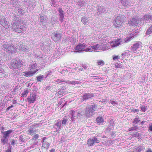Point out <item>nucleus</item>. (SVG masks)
I'll return each instance as SVG.
<instances>
[{
	"mask_svg": "<svg viewBox=\"0 0 152 152\" xmlns=\"http://www.w3.org/2000/svg\"><path fill=\"white\" fill-rule=\"evenodd\" d=\"M28 6L33 7L35 5L34 0H27L26 1Z\"/></svg>",
	"mask_w": 152,
	"mask_h": 152,
	"instance_id": "obj_25",
	"label": "nucleus"
},
{
	"mask_svg": "<svg viewBox=\"0 0 152 152\" xmlns=\"http://www.w3.org/2000/svg\"><path fill=\"white\" fill-rule=\"evenodd\" d=\"M18 12L19 14H21L23 13V10L21 9H19Z\"/></svg>",
	"mask_w": 152,
	"mask_h": 152,
	"instance_id": "obj_53",
	"label": "nucleus"
},
{
	"mask_svg": "<svg viewBox=\"0 0 152 152\" xmlns=\"http://www.w3.org/2000/svg\"><path fill=\"white\" fill-rule=\"evenodd\" d=\"M68 121L65 118H63V119L62 120L61 122V124L62 126H64L67 122Z\"/></svg>",
	"mask_w": 152,
	"mask_h": 152,
	"instance_id": "obj_41",
	"label": "nucleus"
},
{
	"mask_svg": "<svg viewBox=\"0 0 152 152\" xmlns=\"http://www.w3.org/2000/svg\"><path fill=\"white\" fill-rule=\"evenodd\" d=\"M37 129H34L33 128H30L27 131V134L30 135H34L37 133Z\"/></svg>",
	"mask_w": 152,
	"mask_h": 152,
	"instance_id": "obj_22",
	"label": "nucleus"
},
{
	"mask_svg": "<svg viewBox=\"0 0 152 152\" xmlns=\"http://www.w3.org/2000/svg\"><path fill=\"white\" fill-rule=\"evenodd\" d=\"M94 95L92 94L86 93L83 95L82 98L84 101L90 99Z\"/></svg>",
	"mask_w": 152,
	"mask_h": 152,
	"instance_id": "obj_20",
	"label": "nucleus"
},
{
	"mask_svg": "<svg viewBox=\"0 0 152 152\" xmlns=\"http://www.w3.org/2000/svg\"><path fill=\"white\" fill-rule=\"evenodd\" d=\"M89 43L85 42L84 43H82L77 45L75 48V51L76 52H88V48H89Z\"/></svg>",
	"mask_w": 152,
	"mask_h": 152,
	"instance_id": "obj_4",
	"label": "nucleus"
},
{
	"mask_svg": "<svg viewBox=\"0 0 152 152\" xmlns=\"http://www.w3.org/2000/svg\"><path fill=\"white\" fill-rule=\"evenodd\" d=\"M132 111L133 112H134V113L139 112V110H138V109H133L132 110Z\"/></svg>",
	"mask_w": 152,
	"mask_h": 152,
	"instance_id": "obj_56",
	"label": "nucleus"
},
{
	"mask_svg": "<svg viewBox=\"0 0 152 152\" xmlns=\"http://www.w3.org/2000/svg\"><path fill=\"white\" fill-rule=\"evenodd\" d=\"M136 149V151L137 152H140L141 151H143L144 150L145 148L142 146H139Z\"/></svg>",
	"mask_w": 152,
	"mask_h": 152,
	"instance_id": "obj_36",
	"label": "nucleus"
},
{
	"mask_svg": "<svg viewBox=\"0 0 152 152\" xmlns=\"http://www.w3.org/2000/svg\"><path fill=\"white\" fill-rule=\"evenodd\" d=\"M38 71L37 69L35 70L34 71H29L27 72H23V74L24 76L27 77H31L34 74Z\"/></svg>",
	"mask_w": 152,
	"mask_h": 152,
	"instance_id": "obj_17",
	"label": "nucleus"
},
{
	"mask_svg": "<svg viewBox=\"0 0 152 152\" xmlns=\"http://www.w3.org/2000/svg\"><path fill=\"white\" fill-rule=\"evenodd\" d=\"M132 37H129L126 38L125 39H122L121 38H118L117 39L115 40H118V41H121V42H122V43H121L119 44V45H121L122 44L124 43L125 42L126 43L128 42L132 39Z\"/></svg>",
	"mask_w": 152,
	"mask_h": 152,
	"instance_id": "obj_21",
	"label": "nucleus"
},
{
	"mask_svg": "<svg viewBox=\"0 0 152 152\" xmlns=\"http://www.w3.org/2000/svg\"><path fill=\"white\" fill-rule=\"evenodd\" d=\"M135 129L134 127H132L129 129V131H131V130H135Z\"/></svg>",
	"mask_w": 152,
	"mask_h": 152,
	"instance_id": "obj_63",
	"label": "nucleus"
},
{
	"mask_svg": "<svg viewBox=\"0 0 152 152\" xmlns=\"http://www.w3.org/2000/svg\"><path fill=\"white\" fill-rule=\"evenodd\" d=\"M125 17L123 15H119L116 18L113 24L116 26H120L124 21Z\"/></svg>",
	"mask_w": 152,
	"mask_h": 152,
	"instance_id": "obj_6",
	"label": "nucleus"
},
{
	"mask_svg": "<svg viewBox=\"0 0 152 152\" xmlns=\"http://www.w3.org/2000/svg\"><path fill=\"white\" fill-rule=\"evenodd\" d=\"M12 132V130H9L7 131L4 132L3 133V136L4 137L8 138L9 134Z\"/></svg>",
	"mask_w": 152,
	"mask_h": 152,
	"instance_id": "obj_27",
	"label": "nucleus"
},
{
	"mask_svg": "<svg viewBox=\"0 0 152 152\" xmlns=\"http://www.w3.org/2000/svg\"><path fill=\"white\" fill-rule=\"evenodd\" d=\"M40 21L42 23V24L45 27H46L47 24V19L45 17L43 16H40Z\"/></svg>",
	"mask_w": 152,
	"mask_h": 152,
	"instance_id": "obj_23",
	"label": "nucleus"
},
{
	"mask_svg": "<svg viewBox=\"0 0 152 152\" xmlns=\"http://www.w3.org/2000/svg\"><path fill=\"white\" fill-rule=\"evenodd\" d=\"M152 19V16L150 15H146L144 16L142 18V21L143 22L146 23Z\"/></svg>",
	"mask_w": 152,
	"mask_h": 152,
	"instance_id": "obj_15",
	"label": "nucleus"
},
{
	"mask_svg": "<svg viewBox=\"0 0 152 152\" xmlns=\"http://www.w3.org/2000/svg\"><path fill=\"white\" fill-rule=\"evenodd\" d=\"M3 47L6 50L11 52H13L15 48L12 45L9 44L8 43H6L3 45Z\"/></svg>",
	"mask_w": 152,
	"mask_h": 152,
	"instance_id": "obj_11",
	"label": "nucleus"
},
{
	"mask_svg": "<svg viewBox=\"0 0 152 152\" xmlns=\"http://www.w3.org/2000/svg\"><path fill=\"white\" fill-rule=\"evenodd\" d=\"M141 20L139 18H133L131 19L128 22L130 26H138L140 23Z\"/></svg>",
	"mask_w": 152,
	"mask_h": 152,
	"instance_id": "obj_8",
	"label": "nucleus"
},
{
	"mask_svg": "<svg viewBox=\"0 0 152 152\" xmlns=\"http://www.w3.org/2000/svg\"><path fill=\"white\" fill-rule=\"evenodd\" d=\"M42 146L43 148H46L47 149L50 146V144L47 142H42Z\"/></svg>",
	"mask_w": 152,
	"mask_h": 152,
	"instance_id": "obj_28",
	"label": "nucleus"
},
{
	"mask_svg": "<svg viewBox=\"0 0 152 152\" xmlns=\"http://www.w3.org/2000/svg\"><path fill=\"white\" fill-rule=\"evenodd\" d=\"M97 64L99 65L102 66L104 64V63L103 60H101L98 61Z\"/></svg>",
	"mask_w": 152,
	"mask_h": 152,
	"instance_id": "obj_45",
	"label": "nucleus"
},
{
	"mask_svg": "<svg viewBox=\"0 0 152 152\" xmlns=\"http://www.w3.org/2000/svg\"><path fill=\"white\" fill-rule=\"evenodd\" d=\"M8 140V138L3 136V137L1 139V141L4 144H5L6 143H7Z\"/></svg>",
	"mask_w": 152,
	"mask_h": 152,
	"instance_id": "obj_38",
	"label": "nucleus"
},
{
	"mask_svg": "<svg viewBox=\"0 0 152 152\" xmlns=\"http://www.w3.org/2000/svg\"><path fill=\"white\" fill-rule=\"evenodd\" d=\"M39 135L38 134H35L34 135L33 137H32V140H36L38 139L39 137Z\"/></svg>",
	"mask_w": 152,
	"mask_h": 152,
	"instance_id": "obj_44",
	"label": "nucleus"
},
{
	"mask_svg": "<svg viewBox=\"0 0 152 152\" xmlns=\"http://www.w3.org/2000/svg\"><path fill=\"white\" fill-rule=\"evenodd\" d=\"M18 49L21 50L23 52H28L29 51V49L25 47V46L22 44H20L18 46H17Z\"/></svg>",
	"mask_w": 152,
	"mask_h": 152,
	"instance_id": "obj_19",
	"label": "nucleus"
},
{
	"mask_svg": "<svg viewBox=\"0 0 152 152\" xmlns=\"http://www.w3.org/2000/svg\"><path fill=\"white\" fill-rule=\"evenodd\" d=\"M61 125V122L60 121L56 123L54 125V126H57V127L56 128V131H57L60 129V127Z\"/></svg>",
	"mask_w": 152,
	"mask_h": 152,
	"instance_id": "obj_29",
	"label": "nucleus"
},
{
	"mask_svg": "<svg viewBox=\"0 0 152 152\" xmlns=\"http://www.w3.org/2000/svg\"><path fill=\"white\" fill-rule=\"evenodd\" d=\"M13 107V105H11L9 107L7 108V110H9L10 108H11L12 107Z\"/></svg>",
	"mask_w": 152,
	"mask_h": 152,
	"instance_id": "obj_61",
	"label": "nucleus"
},
{
	"mask_svg": "<svg viewBox=\"0 0 152 152\" xmlns=\"http://www.w3.org/2000/svg\"><path fill=\"white\" fill-rule=\"evenodd\" d=\"M121 41L114 40L111 41L106 45H100L99 50H106L111 48H114L119 45V44L121 43Z\"/></svg>",
	"mask_w": 152,
	"mask_h": 152,
	"instance_id": "obj_2",
	"label": "nucleus"
},
{
	"mask_svg": "<svg viewBox=\"0 0 152 152\" xmlns=\"http://www.w3.org/2000/svg\"><path fill=\"white\" fill-rule=\"evenodd\" d=\"M149 129L150 130L152 131V125L149 126Z\"/></svg>",
	"mask_w": 152,
	"mask_h": 152,
	"instance_id": "obj_62",
	"label": "nucleus"
},
{
	"mask_svg": "<svg viewBox=\"0 0 152 152\" xmlns=\"http://www.w3.org/2000/svg\"><path fill=\"white\" fill-rule=\"evenodd\" d=\"M140 121V120L138 118H135L134 121H133V123L134 124H137Z\"/></svg>",
	"mask_w": 152,
	"mask_h": 152,
	"instance_id": "obj_46",
	"label": "nucleus"
},
{
	"mask_svg": "<svg viewBox=\"0 0 152 152\" xmlns=\"http://www.w3.org/2000/svg\"><path fill=\"white\" fill-rule=\"evenodd\" d=\"M58 12L59 13V14H62L63 13V11L61 9H60L58 10Z\"/></svg>",
	"mask_w": 152,
	"mask_h": 152,
	"instance_id": "obj_58",
	"label": "nucleus"
},
{
	"mask_svg": "<svg viewBox=\"0 0 152 152\" xmlns=\"http://www.w3.org/2000/svg\"><path fill=\"white\" fill-rule=\"evenodd\" d=\"M64 93V90L63 89H61L58 92V94L60 95H61Z\"/></svg>",
	"mask_w": 152,
	"mask_h": 152,
	"instance_id": "obj_49",
	"label": "nucleus"
},
{
	"mask_svg": "<svg viewBox=\"0 0 152 152\" xmlns=\"http://www.w3.org/2000/svg\"><path fill=\"white\" fill-rule=\"evenodd\" d=\"M52 39L55 42L60 40L61 37V34L57 32L52 33L51 36Z\"/></svg>",
	"mask_w": 152,
	"mask_h": 152,
	"instance_id": "obj_9",
	"label": "nucleus"
},
{
	"mask_svg": "<svg viewBox=\"0 0 152 152\" xmlns=\"http://www.w3.org/2000/svg\"><path fill=\"white\" fill-rule=\"evenodd\" d=\"M129 52H125L122 54V56H128Z\"/></svg>",
	"mask_w": 152,
	"mask_h": 152,
	"instance_id": "obj_50",
	"label": "nucleus"
},
{
	"mask_svg": "<svg viewBox=\"0 0 152 152\" xmlns=\"http://www.w3.org/2000/svg\"><path fill=\"white\" fill-rule=\"evenodd\" d=\"M139 133L137 132H134L132 134V136L136 137H138L139 136Z\"/></svg>",
	"mask_w": 152,
	"mask_h": 152,
	"instance_id": "obj_47",
	"label": "nucleus"
},
{
	"mask_svg": "<svg viewBox=\"0 0 152 152\" xmlns=\"http://www.w3.org/2000/svg\"><path fill=\"white\" fill-rule=\"evenodd\" d=\"M27 99L28 102L30 103H33L36 99V95L34 94H32L28 97Z\"/></svg>",
	"mask_w": 152,
	"mask_h": 152,
	"instance_id": "obj_13",
	"label": "nucleus"
},
{
	"mask_svg": "<svg viewBox=\"0 0 152 152\" xmlns=\"http://www.w3.org/2000/svg\"><path fill=\"white\" fill-rule=\"evenodd\" d=\"M59 16H60V18L59 19V20L61 22L63 21L64 14L63 13L62 14H59Z\"/></svg>",
	"mask_w": 152,
	"mask_h": 152,
	"instance_id": "obj_43",
	"label": "nucleus"
},
{
	"mask_svg": "<svg viewBox=\"0 0 152 152\" xmlns=\"http://www.w3.org/2000/svg\"><path fill=\"white\" fill-rule=\"evenodd\" d=\"M97 108L96 104L89 105L87 107L85 111V115L87 118H90L94 114V112Z\"/></svg>",
	"mask_w": 152,
	"mask_h": 152,
	"instance_id": "obj_3",
	"label": "nucleus"
},
{
	"mask_svg": "<svg viewBox=\"0 0 152 152\" xmlns=\"http://www.w3.org/2000/svg\"><path fill=\"white\" fill-rule=\"evenodd\" d=\"M70 114L72 115L71 119L72 120L78 118V110H71L70 111Z\"/></svg>",
	"mask_w": 152,
	"mask_h": 152,
	"instance_id": "obj_16",
	"label": "nucleus"
},
{
	"mask_svg": "<svg viewBox=\"0 0 152 152\" xmlns=\"http://www.w3.org/2000/svg\"><path fill=\"white\" fill-rule=\"evenodd\" d=\"M55 149L54 148H52L51 149V150L50 151V152H55Z\"/></svg>",
	"mask_w": 152,
	"mask_h": 152,
	"instance_id": "obj_64",
	"label": "nucleus"
},
{
	"mask_svg": "<svg viewBox=\"0 0 152 152\" xmlns=\"http://www.w3.org/2000/svg\"><path fill=\"white\" fill-rule=\"evenodd\" d=\"M140 42L136 43L132 46V50L135 53H137L138 51L140 50Z\"/></svg>",
	"mask_w": 152,
	"mask_h": 152,
	"instance_id": "obj_10",
	"label": "nucleus"
},
{
	"mask_svg": "<svg viewBox=\"0 0 152 152\" xmlns=\"http://www.w3.org/2000/svg\"><path fill=\"white\" fill-rule=\"evenodd\" d=\"M78 110V118L79 117L83 116L84 115V112L81 110Z\"/></svg>",
	"mask_w": 152,
	"mask_h": 152,
	"instance_id": "obj_35",
	"label": "nucleus"
},
{
	"mask_svg": "<svg viewBox=\"0 0 152 152\" xmlns=\"http://www.w3.org/2000/svg\"><path fill=\"white\" fill-rule=\"evenodd\" d=\"M121 3L124 6H126L128 7L129 5V2L127 0H121Z\"/></svg>",
	"mask_w": 152,
	"mask_h": 152,
	"instance_id": "obj_31",
	"label": "nucleus"
},
{
	"mask_svg": "<svg viewBox=\"0 0 152 152\" xmlns=\"http://www.w3.org/2000/svg\"><path fill=\"white\" fill-rule=\"evenodd\" d=\"M90 44V46L89 47V48H88V52L93 50H99L100 45L97 44L91 46L90 44Z\"/></svg>",
	"mask_w": 152,
	"mask_h": 152,
	"instance_id": "obj_14",
	"label": "nucleus"
},
{
	"mask_svg": "<svg viewBox=\"0 0 152 152\" xmlns=\"http://www.w3.org/2000/svg\"><path fill=\"white\" fill-rule=\"evenodd\" d=\"M0 24L5 28H7L9 27L7 22L4 20L3 16H0Z\"/></svg>",
	"mask_w": 152,
	"mask_h": 152,
	"instance_id": "obj_12",
	"label": "nucleus"
},
{
	"mask_svg": "<svg viewBox=\"0 0 152 152\" xmlns=\"http://www.w3.org/2000/svg\"><path fill=\"white\" fill-rule=\"evenodd\" d=\"M30 90H28V88L26 89V90L22 93L21 95L22 96H26L28 92L30 91Z\"/></svg>",
	"mask_w": 152,
	"mask_h": 152,
	"instance_id": "obj_34",
	"label": "nucleus"
},
{
	"mask_svg": "<svg viewBox=\"0 0 152 152\" xmlns=\"http://www.w3.org/2000/svg\"><path fill=\"white\" fill-rule=\"evenodd\" d=\"M110 101V103L112 105H117L118 103L117 102V101H113L112 99H111Z\"/></svg>",
	"mask_w": 152,
	"mask_h": 152,
	"instance_id": "obj_42",
	"label": "nucleus"
},
{
	"mask_svg": "<svg viewBox=\"0 0 152 152\" xmlns=\"http://www.w3.org/2000/svg\"><path fill=\"white\" fill-rule=\"evenodd\" d=\"M81 21L83 23L86 24L88 22V20L86 17H83L81 18Z\"/></svg>",
	"mask_w": 152,
	"mask_h": 152,
	"instance_id": "obj_30",
	"label": "nucleus"
},
{
	"mask_svg": "<svg viewBox=\"0 0 152 152\" xmlns=\"http://www.w3.org/2000/svg\"><path fill=\"white\" fill-rule=\"evenodd\" d=\"M106 8L103 6H98L97 9V13L98 14H101L103 13L106 12L107 11Z\"/></svg>",
	"mask_w": 152,
	"mask_h": 152,
	"instance_id": "obj_18",
	"label": "nucleus"
},
{
	"mask_svg": "<svg viewBox=\"0 0 152 152\" xmlns=\"http://www.w3.org/2000/svg\"><path fill=\"white\" fill-rule=\"evenodd\" d=\"M29 68L31 71H34L36 69H37L38 70V69L37 68V65L34 62H33L31 64Z\"/></svg>",
	"mask_w": 152,
	"mask_h": 152,
	"instance_id": "obj_24",
	"label": "nucleus"
},
{
	"mask_svg": "<svg viewBox=\"0 0 152 152\" xmlns=\"http://www.w3.org/2000/svg\"><path fill=\"white\" fill-rule=\"evenodd\" d=\"M22 66V61L17 58L12 60L9 67L11 69H19Z\"/></svg>",
	"mask_w": 152,
	"mask_h": 152,
	"instance_id": "obj_5",
	"label": "nucleus"
},
{
	"mask_svg": "<svg viewBox=\"0 0 152 152\" xmlns=\"http://www.w3.org/2000/svg\"><path fill=\"white\" fill-rule=\"evenodd\" d=\"M4 69H3L0 67V73H3V72H4Z\"/></svg>",
	"mask_w": 152,
	"mask_h": 152,
	"instance_id": "obj_59",
	"label": "nucleus"
},
{
	"mask_svg": "<svg viewBox=\"0 0 152 152\" xmlns=\"http://www.w3.org/2000/svg\"><path fill=\"white\" fill-rule=\"evenodd\" d=\"M100 141V140L96 137V136H94L93 138H90L87 140V144L89 146H93L95 144L98 143Z\"/></svg>",
	"mask_w": 152,
	"mask_h": 152,
	"instance_id": "obj_7",
	"label": "nucleus"
},
{
	"mask_svg": "<svg viewBox=\"0 0 152 152\" xmlns=\"http://www.w3.org/2000/svg\"><path fill=\"white\" fill-rule=\"evenodd\" d=\"M141 110L143 112H145L146 110V108L145 107H141Z\"/></svg>",
	"mask_w": 152,
	"mask_h": 152,
	"instance_id": "obj_55",
	"label": "nucleus"
},
{
	"mask_svg": "<svg viewBox=\"0 0 152 152\" xmlns=\"http://www.w3.org/2000/svg\"><path fill=\"white\" fill-rule=\"evenodd\" d=\"M12 28L14 31L19 33H23L26 31L23 20L16 18L12 21Z\"/></svg>",
	"mask_w": 152,
	"mask_h": 152,
	"instance_id": "obj_1",
	"label": "nucleus"
},
{
	"mask_svg": "<svg viewBox=\"0 0 152 152\" xmlns=\"http://www.w3.org/2000/svg\"><path fill=\"white\" fill-rule=\"evenodd\" d=\"M80 82L79 81H76L75 80L69 81L68 82V83L72 85H75L76 84H78L80 83Z\"/></svg>",
	"mask_w": 152,
	"mask_h": 152,
	"instance_id": "obj_32",
	"label": "nucleus"
},
{
	"mask_svg": "<svg viewBox=\"0 0 152 152\" xmlns=\"http://www.w3.org/2000/svg\"><path fill=\"white\" fill-rule=\"evenodd\" d=\"M60 50H61L58 49V50L57 49H55V54L56 56L58 57L63 54V53H62Z\"/></svg>",
	"mask_w": 152,
	"mask_h": 152,
	"instance_id": "obj_26",
	"label": "nucleus"
},
{
	"mask_svg": "<svg viewBox=\"0 0 152 152\" xmlns=\"http://www.w3.org/2000/svg\"><path fill=\"white\" fill-rule=\"evenodd\" d=\"M45 78L46 77H45L44 75H40L37 77V79L39 82H40L44 78Z\"/></svg>",
	"mask_w": 152,
	"mask_h": 152,
	"instance_id": "obj_33",
	"label": "nucleus"
},
{
	"mask_svg": "<svg viewBox=\"0 0 152 152\" xmlns=\"http://www.w3.org/2000/svg\"><path fill=\"white\" fill-rule=\"evenodd\" d=\"M103 118L102 117H98L96 119L97 122L101 124L103 122Z\"/></svg>",
	"mask_w": 152,
	"mask_h": 152,
	"instance_id": "obj_40",
	"label": "nucleus"
},
{
	"mask_svg": "<svg viewBox=\"0 0 152 152\" xmlns=\"http://www.w3.org/2000/svg\"><path fill=\"white\" fill-rule=\"evenodd\" d=\"M47 139L46 137H44L42 139V142H45V140Z\"/></svg>",
	"mask_w": 152,
	"mask_h": 152,
	"instance_id": "obj_60",
	"label": "nucleus"
},
{
	"mask_svg": "<svg viewBox=\"0 0 152 152\" xmlns=\"http://www.w3.org/2000/svg\"><path fill=\"white\" fill-rule=\"evenodd\" d=\"M78 4L81 7L84 6L86 4V2L84 1H82L79 2H78Z\"/></svg>",
	"mask_w": 152,
	"mask_h": 152,
	"instance_id": "obj_37",
	"label": "nucleus"
},
{
	"mask_svg": "<svg viewBox=\"0 0 152 152\" xmlns=\"http://www.w3.org/2000/svg\"><path fill=\"white\" fill-rule=\"evenodd\" d=\"M63 99H64V98H62L60 100V101L59 102H58V104L59 105H61L63 103Z\"/></svg>",
	"mask_w": 152,
	"mask_h": 152,
	"instance_id": "obj_57",
	"label": "nucleus"
},
{
	"mask_svg": "<svg viewBox=\"0 0 152 152\" xmlns=\"http://www.w3.org/2000/svg\"><path fill=\"white\" fill-rule=\"evenodd\" d=\"M55 81L57 83L66 82L64 80L60 79H57L56 80H55Z\"/></svg>",
	"mask_w": 152,
	"mask_h": 152,
	"instance_id": "obj_48",
	"label": "nucleus"
},
{
	"mask_svg": "<svg viewBox=\"0 0 152 152\" xmlns=\"http://www.w3.org/2000/svg\"><path fill=\"white\" fill-rule=\"evenodd\" d=\"M52 72L51 71H48V72H47L46 73V75H47V77L49 76V75H51L52 74Z\"/></svg>",
	"mask_w": 152,
	"mask_h": 152,
	"instance_id": "obj_51",
	"label": "nucleus"
},
{
	"mask_svg": "<svg viewBox=\"0 0 152 152\" xmlns=\"http://www.w3.org/2000/svg\"><path fill=\"white\" fill-rule=\"evenodd\" d=\"M152 32V25L147 30L146 32L147 35H149Z\"/></svg>",
	"mask_w": 152,
	"mask_h": 152,
	"instance_id": "obj_39",
	"label": "nucleus"
},
{
	"mask_svg": "<svg viewBox=\"0 0 152 152\" xmlns=\"http://www.w3.org/2000/svg\"><path fill=\"white\" fill-rule=\"evenodd\" d=\"M102 133H101L100 134H96L95 136H96V137H102Z\"/></svg>",
	"mask_w": 152,
	"mask_h": 152,
	"instance_id": "obj_52",
	"label": "nucleus"
},
{
	"mask_svg": "<svg viewBox=\"0 0 152 152\" xmlns=\"http://www.w3.org/2000/svg\"><path fill=\"white\" fill-rule=\"evenodd\" d=\"M119 59V57L118 56H114L113 57V60H116Z\"/></svg>",
	"mask_w": 152,
	"mask_h": 152,
	"instance_id": "obj_54",
	"label": "nucleus"
}]
</instances>
